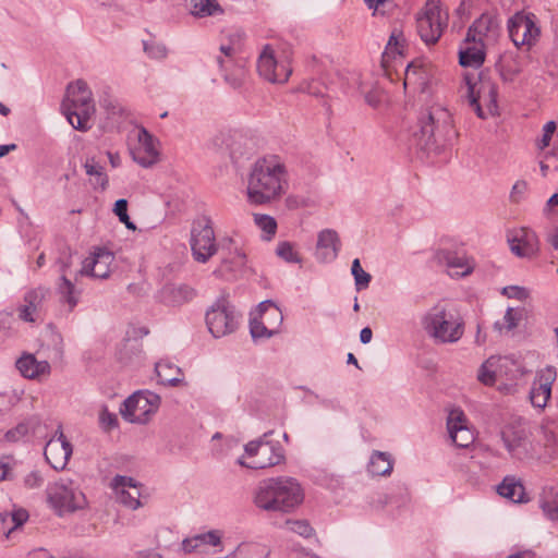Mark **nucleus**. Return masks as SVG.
<instances>
[{
  "mask_svg": "<svg viewBox=\"0 0 558 558\" xmlns=\"http://www.w3.org/2000/svg\"><path fill=\"white\" fill-rule=\"evenodd\" d=\"M160 397L150 391H136L122 404L120 413L130 423L146 424L157 412Z\"/></svg>",
  "mask_w": 558,
  "mask_h": 558,
  "instance_id": "obj_11",
  "label": "nucleus"
},
{
  "mask_svg": "<svg viewBox=\"0 0 558 558\" xmlns=\"http://www.w3.org/2000/svg\"><path fill=\"white\" fill-rule=\"evenodd\" d=\"M452 117L440 104L424 107L417 118L414 132L417 146L423 150H434L445 145L452 133Z\"/></svg>",
  "mask_w": 558,
  "mask_h": 558,
  "instance_id": "obj_3",
  "label": "nucleus"
},
{
  "mask_svg": "<svg viewBox=\"0 0 558 558\" xmlns=\"http://www.w3.org/2000/svg\"><path fill=\"white\" fill-rule=\"evenodd\" d=\"M48 290L44 288H36L29 290L24 295V304L19 307V317L28 323L35 322L34 315L37 310L40 307L43 301L45 300Z\"/></svg>",
  "mask_w": 558,
  "mask_h": 558,
  "instance_id": "obj_25",
  "label": "nucleus"
},
{
  "mask_svg": "<svg viewBox=\"0 0 558 558\" xmlns=\"http://www.w3.org/2000/svg\"><path fill=\"white\" fill-rule=\"evenodd\" d=\"M447 429L452 442L459 448H468L474 442V434L468 426V418L460 409H453L447 417Z\"/></svg>",
  "mask_w": 558,
  "mask_h": 558,
  "instance_id": "obj_20",
  "label": "nucleus"
},
{
  "mask_svg": "<svg viewBox=\"0 0 558 558\" xmlns=\"http://www.w3.org/2000/svg\"><path fill=\"white\" fill-rule=\"evenodd\" d=\"M509 36L517 47L534 45L541 31L535 23V15L518 12L508 21Z\"/></svg>",
  "mask_w": 558,
  "mask_h": 558,
  "instance_id": "obj_14",
  "label": "nucleus"
},
{
  "mask_svg": "<svg viewBox=\"0 0 558 558\" xmlns=\"http://www.w3.org/2000/svg\"><path fill=\"white\" fill-rule=\"evenodd\" d=\"M520 319H521L520 313L518 311L509 307L505 313L502 322H499V320L496 322L494 324V328L499 332H501L502 330L510 331L518 326Z\"/></svg>",
  "mask_w": 558,
  "mask_h": 558,
  "instance_id": "obj_43",
  "label": "nucleus"
},
{
  "mask_svg": "<svg viewBox=\"0 0 558 558\" xmlns=\"http://www.w3.org/2000/svg\"><path fill=\"white\" fill-rule=\"evenodd\" d=\"M288 187V171L277 155L258 158L247 180V199L254 205H265L278 199Z\"/></svg>",
  "mask_w": 558,
  "mask_h": 558,
  "instance_id": "obj_1",
  "label": "nucleus"
},
{
  "mask_svg": "<svg viewBox=\"0 0 558 558\" xmlns=\"http://www.w3.org/2000/svg\"><path fill=\"white\" fill-rule=\"evenodd\" d=\"M304 499L299 481L291 476L262 480L253 490V504L266 512L289 513Z\"/></svg>",
  "mask_w": 558,
  "mask_h": 558,
  "instance_id": "obj_2",
  "label": "nucleus"
},
{
  "mask_svg": "<svg viewBox=\"0 0 558 558\" xmlns=\"http://www.w3.org/2000/svg\"><path fill=\"white\" fill-rule=\"evenodd\" d=\"M539 505L549 520L558 521V485L544 488Z\"/></svg>",
  "mask_w": 558,
  "mask_h": 558,
  "instance_id": "obj_35",
  "label": "nucleus"
},
{
  "mask_svg": "<svg viewBox=\"0 0 558 558\" xmlns=\"http://www.w3.org/2000/svg\"><path fill=\"white\" fill-rule=\"evenodd\" d=\"M244 450L252 461L245 462L240 458L238 463L247 469H266L284 461V450L278 441L253 440L245 445Z\"/></svg>",
  "mask_w": 558,
  "mask_h": 558,
  "instance_id": "obj_9",
  "label": "nucleus"
},
{
  "mask_svg": "<svg viewBox=\"0 0 558 558\" xmlns=\"http://www.w3.org/2000/svg\"><path fill=\"white\" fill-rule=\"evenodd\" d=\"M507 241L510 251L518 257L531 258L539 250L536 233L526 227L513 228L507 231Z\"/></svg>",
  "mask_w": 558,
  "mask_h": 558,
  "instance_id": "obj_15",
  "label": "nucleus"
},
{
  "mask_svg": "<svg viewBox=\"0 0 558 558\" xmlns=\"http://www.w3.org/2000/svg\"><path fill=\"white\" fill-rule=\"evenodd\" d=\"M143 48L145 53L151 59L161 60L165 59L168 53L166 46L155 40L143 41Z\"/></svg>",
  "mask_w": 558,
  "mask_h": 558,
  "instance_id": "obj_50",
  "label": "nucleus"
},
{
  "mask_svg": "<svg viewBox=\"0 0 558 558\" xmlns=\"http://www.w3.org/2000/svg\"><path fill=\"white\" fill-rule=\"evenodd\" d=\"M113 487L120 492L121 489H140V485L136 481L129 476L117 475L112 481Z\"/></svg>",
  "mask_w": 558,
  "mask_h": 558,
  "instance_id": "obj_54",
  "label": "nucleus"
},
{
  "mask_svg": "<svg viewBox=\"0 0 558 558\" xmlns=\"http://www.w3.org/2000/svg\"><path fill=\"white\" fill-rule=\"evenodd\" d=\"M113 213L118 216L120 222H122L128 229H136L134 222L131 221L130 216L128 215V201L125 198H120L114 203Z\"/></svg>",
  "mask_w": 558,
  "mask_h": 558,
  "instance_id": "obj_52",
  "label": "nucleus"
},
{
  "mask_svg": "<svg viewBox=\"0 0 558 558\" xmlns=\"http://www.w3.org/2000/svg\"><path fill=\"white\" fill-rule=\"evenodd\" d=\"M73 452L71 442L66 439L61 428L56 432V435L46 444L44 456L46 461L56 471L63 470Z\"/></svg>",
  "mask_w": 558,
  "mask_h": 558,
  "instance_id": "obj_17",
  "label": "nucleus"
},
{
  "mask_svg": "<svg viewBox=\"0 0 558 558\" xmlns=\"http://www.w3.org/2000/svg\"><path fill=\"white\" fill-rule=\"evenodd\" d=\"M548 242L555 250H558V227L550 234Z\"/></svg>",
  "mask_w": 558,
  "mask_h": 558,
  "instance_id": "obj_64",
  "label": "nucleus"
},
{
  "mask_svg": "<svg viewBox=\"0 0 558 558\" xmlns=\"http://www.w3.org/2000/svg\"><path fill=\"white\" fill-rule=\"evenodd\" d=\"M107 156H108L110 165L113 168H117V167H119L121 165V158H120L118 153L108 151Z\"/></svg>",
  "mask_w": 558,
  "mask_h": 558,
  "instance_id": "obj_62",
  "label": "nucleus"
},
{
  "mask_svg": "<svg viewBox=\"0 0 558 558\" xmlns=\"http://www.w3.org/2000/svg\"><path fill=\"white\" fill-rule=\"evenodd\" d=\"M190 12L194 16L206 17L222 13V9L217 0H191Z\"/></svg>",
  "mask_w": 558,
  "mask_h": 558,
  "instance_id": "obj_40",
  "label": "nucleus"
},
{
  "mask_svg": "<svg viewBox=\"0 0 558 558\" xmlns=\"http://www.w3.org/2000/svg\"><path fill=\"white\" fill-rule=\"evenodd\" d=\"M260 319L266 322L267 326H270V324H274V318L270 313V306H262V303L258 305Z\"/></svg>",
  "mask_w": 558,
  "mask_h": 558,
  "instance_id": "obj_59",
  "label": "nucleus"
},
{
  "mask_svg": "<svg viewBox=\"0 0 558 558\" xmlns=\"http://www.w3.org/2000/svg\"><path fill=\"white\" fill-rule=\"evenodd\" d=\"M58 293L61 296V302L69 306V311H73L78 303L81 291L76 289L74 283L69 280L65 275L60 277Z\"/></svg>",
  "mask_w": 558,
  "mask_h": 558,
  "instance_id": "obj_37",
  "label": "nucleus"
},
{
  "mask_svg": "<svg viewBox=\"0 0 558 558\" xmlns=\"http://www.w3.org/2000/svg\"><path fill=\"white\" fill-rule=\"evenodd\" d=\"M499 33V21L496 15L483 13L469 27L466 41H476L486 46L496 39Z\"/></svg>",
  "mask_w": 558,
  "mask_h": 558,
  "instance_id": "obj_21",
  "label": "nucleus"
},
{
  "mask_svg": "<svg viewBox=\"0 0 558 558\" xmlns=\"http://www.w3.org/2000/svg\"><path fill=\"white\" fill-rule=\"evenodd\" d=\"M218 253L220 265L214 270V275L230 279L244 265L245 255L234 245L232 239L221 241Z\"/></svg>",
  "mask_w": 558,
  "mask_h": 558,
  "instance_id": "obj_16",
  "label": "nucleus"
},
{
  "mask_svg": "<svg viewBox=\"0 0 558 558\" xmlns=\"http://www.w3.org/2000/svg\"><path fill=\"white\" fill-rule=\"evenodd\" d=\"M527 184L524 181L517 182L511 192V197L514 198L515 194H523L526 191Z\"/></svg>",
  "mask_w": 558,
  "mask_h": 558,
  "instance_id": "obj_61",
  "label": "nucleus"
},
{
  "mask_svg": "<svg viewBox=\"0 0 558 558\" xmlns=\"http://www.w3.org/2000/svg\"><path fill=\"white\" fill-rule=\"evenodd\" d=\"M427 71L420 60L410 62L404 71V87H423L427 82Z\"/></svg>",
  "mask_w": 558,
  "mask_h": 558,
  "instance_id": "obj_33",
  "label": "nucleus"
},
{
  "mask_svg": "<svg viewBox=\"0 0 558 558\" xmlns=\"http://www.w3.org/2000/svg\"><path fill=\"white\" fill-rule=\"evenodd\" d=\"M463 80L470 107L481 119L498 114V88L490 77L482 73H465Z\"/></svg>",
  "mask_w": 558,
  "mask_h": 558,
  "instance_id": "obj_6",
  "label": "nucleus"
},
{
  "mask_svg": "<svg viewBox=\"0 0 558 558\" xmlns=\"http://www.w3.org/2000/svg\"><path fill=\"white\" fill-rule=\"evenodd\" d=\"M502 294L510 299L524 300L527 295L526 290L518 286H508L502 289Z\"/></svg>",
  "mask_w": 558,
  "mask_h": 558,
  "instance_id": "obj_57",
  "label": "nucleus"
},
{
  "mask_svg": "<svg viewBox=\"0 0 558 558\" xmlns=\"http://www.w3.org/2000/svg\"><path fill=\"white\" fill-rule=\"evenodd\" d=\"M47 498L59 515L83 509L86 505L85 495L70 480H60L49 485Z\"/></svg>",
  "mask_w": 558,
  "mask_h": 558,
  "instance_id": "obj_8",
  "label": "nucleus"
},
{
  "mask_svg": "<svg viewBox=\"0 0 558 558\" xmlns=\"http://www.w3.org/2000/svg\"><path fill=\"white\" fill-rule=\"evenodd\" d=\"M393 469V460L391 456L383 451H374L371 456L367 470L372 475L386 476Z\"/></svg>",
  "mask_w": 558,
  "mask_h": 558,
  "instance_id": "obj_34",
  "label": "nucleus"
},
{
  "mask_svg": "<svg viewBox=\"0 0 558 558\" xmlns=\"http://www.w3.org/2000/svg\"><path fill=\"white\" fill-rule=\"evenodd\" d=\"M20 373L29 379L38 378L50 373V364L47 361H37L33 354H24L16 361Z\"/></svg>",
  "mask_w": 558,
  "mask_h": 558,
  "instance_id": "obj_28",
  "label": "nucleus"
},
{
  "mask_svg": "<svg viewBox=\"0 0 558 558\" xmlns=\"http://www.w3.org/2000/svg\"><path fill=\"white\" fill-rule=\"evenodd\" d=\"M119 500L128 508L135 510L142 506L141 502V489L128 490L121 489L119 492Z\"/></svg>",
  "mask_w": 558,
  "mask_h": 558,
  "instance_id": "obj_48",
  "label": "nucleus"
},
{
  "mask_svg": "<svg viewBox=\"0 0 558 558\" xmlns=\"http://www.w3.org/2000/svg\"><path fill=\"white\" fill-rule=\"evenodd\" d=\"M485 61V46L476 41L464 40L459 51V63L464 68L478 69Z\"/></svg>",
  "mask_w": 558,
  "mask_h": 558,
  "instance_id": "obj_27",
  "label": "nucleus"
},
{
  "mask_svg": "<svg viewBox=\"0 0 558 558\" xmlns=\"http://www.w3.org/2000/svg\"><path fill=\"white\" fill-rule=\"evenodd\" d=\"M497 493L512 502H525V489L514 476H506L497 486Z\"/></svg>",
  "mask_w": 558,
  "mask_h": 558,
  "instance_id": "obj_31",
  "label": "nucleus"
},
{
  "mask_svg": "<svg viewBox=\"0 0 558 558\" xmlns=\"http://www.w3.org/2000/svg\"><path fill=\"white\" fill-rule=\"evenodd\" d=\"M28 519V512L24 509H17L11 513L1 514V521L3 523L10 521L12 526L8 530L7 536L17 527L22 526Z\"/></svg>",
  "mask_w": 558,
  "mask_h": 558,
  "instance_id": "obj_46",
  "label": "nucleus"
},
{
  "mask_svg": "<svg viewBox=\"0 0 558 558\" xmlns=\"http://www.w3.org/2000/svg\"><path fill=\"white\" fill-rule=\"evenodd\" d=\"M241 58H238V49L233 45H221L220 54L217 56V64L220 69L221 75L228 71H232Z\"/></svg>",
  "mask_w": 558,
  "mask_h": 558,
  "instance_id": "obj_39",
  "label": "nucleus"
},
{
  "mask_svg": "<svg viewBox=\"0 0 558 558\" xmlns=\"http://www.w3.org/2000/svg\"><path fill=\"white\" fill-rule=\"evenodd\" d=\"M31 430H33V425L29 421L21 422L5 433V439L8 441H19L27 436Z\"/></svg>",
  "mask_w": 558,
  "mask_h": 558,
  "instance_id": "obj_51",
  "label": "nucleus"
},
{
  "mask_svg": "<svg viewBox=\"0 0 558 558\" xmlns=\"http://www.w3.org/2000/svg\"><path fill=\"white\" fill-rule=\"evenodd\" d=\"M196 291L187 284H166L161 290V299L165 303L173 306L182 305L192 301Z\"/></svg>",
  "mask_w": 558,
  "mask_h": 558,
  "instance_id": "obj_26",
  "label": "nucleus"
},
{
  "mask_svg": "<svg viewBox=\"0 0 558 558\" xmlns=\"http://www.w3.org/2000/svg\"><path fill=\"white\" fill-rule=\"evenodd\" d=\"M246 76L247 71L245 68V63L242 59H240L239 62L235 65H233L232 71H227L222 77L229 86L236 89L243 85V83L246 80Z\"/></svg>",
  "mask_w": 558,
  "mask_h": 558,
  "instance_id": "obj_41",
  "label": "nucleus"
},
{
  "mask_svg": "<svg viewBox=\"0 0 558 558\" xmlns=\"http://www.w3.org/2000/svg\"><path fill=\"white\" fill-rule=\"evenodd\" d=\"M501 440L511 456H515L518 450L524 445L525 436L522 430L512 427H506L501 430Z\"/></svg>",
  "mask_w": 558,
  "mask_h": 558,
  "instance_id": "obj_38",
  "label": "nucleus"
},
{
  "mask_svg": "<svg viewBox=\"0 0 558 558\" xmlns=\"http://www.w3.org/2000/svg\"><path fill=\"white\" fill-rule=\"evenodd\" d=\"M258 74L269 83L284 84L292 74L288 56H277L271 46L266 45L257 60Z\"/></svg>",
  "mask_w": 558,
  "mask_h": 558,
  "instance_id": "obj_12",
  "label": "nucleus"
},
{
  "mask_svg": "<svg viewBox=\"0 0 558 558\" xmlns=\"http://www.w3.org/2000/svg\"><path fill=\"white\" fill-rule=\"evenodd\" d=\"M239 319L235 307L223 295L213 303L205 315L207 328L215 338L233 333L239 327Z\"/></svg>",
  "mask_w": 558,
  "mask_h": 558,
  "instance_id": "obj_7",
  "label": "nucleus"
},
{
  "mask_svg": "<svg viewBox=\"0 0 558 558\" xmlns=\"http://www.w3.org/2000/svg\"><path fill=\"white\" fill-rule=\"evenodd\" d=\"M556 122L555 121H548L544 128H543V136L542 138L537 142V147L543 150L545 149L549 144H550V141H551V137H553V134L555 133L556 131Z\"/></svg>",
  "mask_w": 558,
  "mask_h": 558,
  "instance_id": "obj_55",
  "label": "nucleus"
},
{
  "mask_svg": "<svg viewBox=\"0 0 558 558\" xmlns=\"http://www.w3.org/2000/svg\"><path fill=\"white\" fill-rule=\"evenodd\" d=\"M70 259H71V257L69 256V257H66L64 259L60 258L57 262V264L59 266V271L61 272V276L65 275L66 269L70 267V265H71V260Z\"/></svg>",
  "mask_w": 558,
  "mask_h": 558,
  "instance_id": "obj_63",
  "label": "nucleus"
},
{
  "mask_svg": "<svg viewBox=\"0 0 558 558\" xmlns=\"http://www.w3.org/2000/svg\"><path fill=\"white\" fill-rule=\"evenodd\" d=\"M341 248L338 233L332 229H324L318 233L315 257L319 263L335 260Z\"/></svg>",
  "mask_w": 558,
  "mask_h": 558,
  "instance_id": "obj_23",
  "label": "nucleus"
},
{
  "mask_svg": "<svg viewBox=\"0 0 558 558\" xmlns=\"http://www.w3.org/2000/svg\"><path fill=\"white\" fill-rule=\"evenodd\" d=\"M84 169L87 175L95 177V185L100 186L102 190H105L108 185V177L105 173V169L102 166H100L96 159L88 158L84 163Z\"/></svg>",
  "mask_w": 558,
  "mask_h": 558,
  "instance_id": "obj_42",
  "label": "nucleus"
},
{
  "mask_svg": "<svg viewBox=\"0 0 558 558\" xmlns=\"http://www.w3.org/2000/svg\"><path fill=\"white\" fill-rule=\"evenodd\" d=\"M446 265L450 276L464 277L473 271L474 263L465 254L446 252Z\"/></svg>",
  "mask_w": 558,
  "mask_h": 558,
  "instance_id": "obj_30",
  "label": "nucleus"
},
{
  "mask_svg": "<svg viewBox=\"0 0 558 558\" xmlns=\"http://www.w3.org/2000/svg\"><path fill=\"white\" fill-rule=\"evenodd\" d=\"M255 225L267 233V239H271L276 234L277 231V221L274 217L264 214H255L254 215Z\"/></svg>",
  "mask_w": 558,
  "mask_h": 558,
  "instance_id": "obj_44",
  "label": "nucleus"
},
{
  "mask_svg": "<svg viewBox=\"0 0 558 558\" xmlns=\"http://www.w3.org/2000/svg\"><path fill=\"white\" fill-rule=\"evenodd\" d=\"M372 337H373V331L369 327L363 328L360 332V340L364 344L371 342Z\"/></svg>",
  "mask_w": 558,
  "mask_h": 558,
  "instance_id": "obj_60",
  "label": "nucleus"
},
{
  "mask_svg": "<svg viewBox=\"0 0 558 558\" xmlns=\"http://www.w3.org/2000/svg\"><path fill=\"white\" fill-rule=\"evenodd\" d=\"M477 378L482 384L492 386L496 381V374L495 372L489 371L486 364H483L478 371Z\"/></svg>",
  "mask_w": 558,
  "mask_h": 558,
  "instance_id": "obj_56",
  "label": "nucleus"
},
{
  "mask_svg": "<svg viewBox=\"0 0 558 558\" xmlns=\"http://www.w3.org/2000/svg\"><path fill=\"white\" fill-rule=\"evenodd\" d=\"M221 544V533L217 530L197 534L185 538L182 543L185 553L202 551L206 546H218Z\"/></svg>",
  "mask_w": 558,
  "mask_h": 558,
  "instance_id": "obj_29",
  "label": "nucleus"
},
{
  "mask_svg": "<svg viewBox=\"0 0 558 558\" xmlns=\"http://www.w3.org/2000/svg\"><path fill=\"white\" fill-rule=\"evenodd\" d=\"M277 255L287 263H301V257L290 242H280L276 248Z\"/></svg>",
  "mask_w": 558,
  "mask_h": 558,
  "instance_id": "obj_47",
  "label": "nucleus"
},
{
  "mask_svg": "<svg viewBox=\"0 0 558 558\" xmlns=\"http://www.w3.org/2000/svg\"><path fill=\"white\" fill-rule=\"evenodd\" d=\"M403 41L402 33L395 29L383 52L381 62L384 68H389L390 61L395 60L397 57H402L404 48Z\"/></svg>",
  "mask_w": 558,
  "mask_h": 558,
  "instance_id": "obj_36",
  "label": "nucleus"
},
{
  "mask_svg": "<svg viewBox=\"0 0 558 558\" xmlns=\"http://www.w3.org/2000/svg\"><path fill=\"white\" fill-rule=\"evenodd\" d=\"M422 325L436 343H456L464 333L462 316L446 303H438L430 307L424 315Z\"/></svg>",
  "mask_w": 558,
  "mask_h": 558,
  "instance_id": "obj_4",
  "label": "nucleus"
},
{
  "mask_svg": "<svg viewBox=\"0 0 558 558\" xmlns=\"http://www.w3.org/2000/svg\"><path fill=\"white\" fill-rule=\"evenodd\" d=\"M62 109L68 122L75 130L87 131L90 129L89 120L95 113V104L85 81L77 80L68 85Z\"/></svg>",
  "mask_w": 558,
  "mask_h": 558,
  "instance_id": "obj_5",
  "label": "nucleus"
},
{
  "mask_svg": "<svg viewBox=\"0 0 558 558\" xmlns=\"http://www.w3.org/2000/svg\"><path fill=\"white\" fill-rule=\"evenodd\" d=\"M262 306H270V313L274 318V324L270 326L266 325L265 320L260 318H253L250 322V331L254 340L260 338H270L279 331V327L282 324L283 316L280 308L272 301L262 302Z\"/></svg>",
  "mask_w": 558,
  "mask_h": 558,
  "instance_id": "obj_24",
  "label": "nucleus"
},
{
  "mask_svg": "<svg viewBox=\"0 0 558 558\" xmlns=\"http://www.w3.org/2000/svg\"><path fill=\"white\" fill-rule=\"evenodd\" d=\"M113 260L114 255L111 252L98 248L90 257L83 262V267L77 275L107 279L110 276Z\"/></svg>",
  "mask_w": 558,
  "mask_h": 558,
  "instance_id": "obj_22",
  "label": "nucleus"
},
{
  "mask_svg": "<svg viewBox=\"0 0 558 558\" xmlns=\"http://www.w3.org/2000/svg\"><path fill=\"white\" fill-rule=\"evenodd\" d=\"M286 527L300 536L310 537L314 533V529L306 520H287Z\"/></svg>",
  "mask_w": 558,
  "mask_h": 558,
  "instance_id": "obj_49",
  "label": "nucleus"
},
{
  "mask_svg": "<svg viewBox=\"0 0 558 558\" xmlns=\"http://www.w3.org/2000/svg\"><path fill=\"white\" fill-rule=\"evenodd\" d=\"M191 250L195 260L206 263L220 247L216 243L214 228L209 219L204 218L196 221L191 230Z\"/></svg>",
  "mask_w": 558,
  "mask_h": 558,
  "instance_id": "obj_13",
  "label": "nucleus"
},
{
  "mask_svg": "<svg viewBox=\"0 0 558 558\" xmlns=\"http://www.w3.org/2000/svg\"><path fill=\"white\" fill-rule=\"evenodd\" d=\"M99 425L105 432H111L119 426L118 416L105 407L99 413Z\"/></svg>",
  "mask_w": 558,
  "mask_h": 558,
  "instance_id": "obj_53",
  "label": "nucleus"
},
{
  "mask_svg": "<svg viewBox=\"0 0 558 558\" xmlns=\"http://www.w3.org/2000/svg\"><path fill=\"white\" fill-rule=\"evenodd\" d=\"M351 272L354 277L357 290H362L368 287L372 277L368 272L363 270L359 258H355L352 262Z\"/></svg>",
  "mask_w": 558,
  "mask_h": 558,
  "instance_id": "obj_45",
  "label": "nucleus"
},
{
  "mask_svg": "<svg viewBox=\"0 0 558 558\" xmlns=\"http://www.w3.org/2000/svg\"><path fill=\"white\" fill-rule=\"evenodd\" d=\"M556 377L557 372L554 366H546L537 371L529 396L533 407L544 409L547 405Z\"/></svg>",
  "mask_w": 558,
  "mask_h": 558,
  "instance_id": "obj_18",
  "label": "nucleus"
},
{
  "mask_svg": "<svg viewBox=\"0 0 558 558\" xmlns=\"http://www.w3.org/2000/svg\"><path fill=\"white\" fill-rule=\"evenodd\" d=\"M24 483L28 488H36L43 484V478L38 472H32L26 475Z\"/></svg>",
  "mask_w": 558,
  "mask_h": 558,
  "instance_id": "obj_58",
  "label": "nucleus"
},
{
  "mask_svg": "<svg viewBox=\"0 0 558 558\" xmlns=\"http://www.w3.org/2000/svg\"><path fill=\"white\" fill-rule=\"evenodd\" d=\"M448 14L444 13L439 4L428 0L417 13L416 27L421 39L426 45H435L447 27Z\"/></svg>",
  "mask_w": 558,
  "mask_h": 558,
  "instance_id": "obj_10",
  "label": "nucleus"
},
{
  "mask_svg": "<svg viewBox=\"0 0 558 558\" xmlns=\"http://www.w3.org/2000/svg\"><path fill=\"white\" fill-rule=\"evenodd\" d=\"M131 154L133 160L143 168H149L158 162L157 141L145 128L138 130L137 145L131 150Z\"/></svg>",
  "mask_w": 558,
  "mask_h": 558,
  "instance_id": "obj_19",
  "label": "nucleus"
},
{
  "mask_svg": "<svg viewBox=\"0 0 558 558\" xmlns=\"http://www.w3.org/2000/svg\"><path fill=\"white\" fill-rule=\"evenodd\" d=\"M155 371L158 381L162 385L175 387L183 380L181 368L168 361L158 362Z\"/></svg>",
  "mask_w": 558,
  "mask_h": 558,
  "instance_id": "obj_32",
  "label": "nucleus"
}]
</instances>
